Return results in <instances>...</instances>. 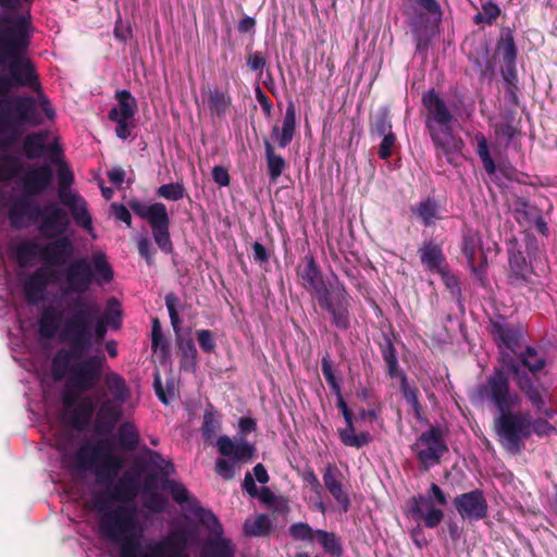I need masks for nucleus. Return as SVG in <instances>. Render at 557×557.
Wrapping results in <instances>:
<instances>
[{
	"instance_id": "1",
	"label": "nucleus",
	"mask_w": 557,
	"mask_h": 557,
	"mask_svg": "<svg viewBox=\"0 0 557 557\" xmlns=\"http://www.w3.org/2000/svg\"><path fill=\"white\" fill-rule=\"evenodd\" d=\"M65 312L60 337L70 347L58 349L52 357L51 375L57 382L66 379V383H98L107 364L104 354L84 356L92 347V323L98 305L86 297H73Z\"/></svg>"
},
{
	"instance_id": "2",
	"label": "nucleus",
	"mask_w": 557,
	"mask_h": 557,
	"mask_svg": "<svg viewBox=\"0 0 557 557\" xmlns=\"http://www.w3.org/2000/svg\"><path fill=\"white\" fill-rule=\"evenodd\" d=\"M106 490L92 497V508L99 515L100 535L119 545L120 557H186L169 539L149 546V554H144L141 530L138 528L137 509L133 504L116 505Z\"/></svg>"
},
{
	"instance_id": "3",
	"label": "nucleus",
	"mask_w": 557,
	"mask_h": 557,
	"mask_svg": "<svg viewBox=\"0 0 557 557\" xmlns=\"http://www.w3.org/2000/svg\"><path fill=\"white\" fill-rule=\"evenodd\" d=\"M113 278L114 271L107 255L96 251L90 259L76 258L62 270L38 268L24 281L23 292L29 304L42 300L49 284L59 285L63 296L84 297L94 284L103 286Z\"/></svg>"
},
{
	"instance_id": "4",
	"label": "nucleus",
	"mask_w": 557,
	"mask_h": 557,
	"mask_svg": "<svg viewBox=\"0 0 557 557\" xmlns=\"http://www.w3.org/2000/svg\"><path fill=\"white\" fill-rule=\"evenodd\" d=\"M34 27L32 26L14 40L0 44V67L5 72L14 89L41 90L37 67L29 57Z\"/></svg>"
},
{
	"instance_id": "5",
	"label": "nucleus",
	"mask_w": 557,
	"mask_h": 557,
	"mask_svg": "<svg viewBox=\"0 0 557 557\" xmlns=\"http://www.w3.org/2000/svg\"><path fill=\"white\" fill-rule=\"evenodd\" d=\"M488 331L499 350V368H496L487 383H508L510 376H517L520 371L516 355L523 342L525 330L520 323L499 318L490 322Z\"/></svg>"
},
{
	"instance_id": "6",
	"label": "nucleus",
	"mask_w": 557,
	"mask_h": 557,
	"mask_svg": "<svg viewBox=\"0 0 557 557\" xmlns=\"http://www.w3.org/2000/svg\"><path fill=\"white\" fill-rule=\"evenodd\" d=\"M422 103L432 117L426 122L432 143L451 162V156L460 153L463 147L462 139L453 133L455 117L434 89L422 95Z\"/></svg>"
},
{
	"instance_id": "7",
	"label": "nucleus",
	"mask_w": 557,
	"mask_h": 557,
	"mask_svg": "<svg viewBox=\"0 0 557 557\" xmlns=\"http://www.w3.org/2000/svg\"><path fill=\"white\" fill-rule=\"evenodd\" d=\"M44 124V117L38 109L36 99L32 96H16L0 102V148L12 146L22 135L20 126L38 127Z\"/></svg>"
},
{
	"instance_id": "8",
	"label": "nucleus",
	"mask_w": 557,
	"mask_h": 557,
	"mask_svg": "<svg viewBox=\"0 0 557 557\" xmlns=\"http://www.w3.org/2000/svg\"><path fill=\"white\" fill-rule=\"evenodd\" d=\"M97 385H64L63 419L76 431H86L97 408Z\"/></svg>"
},
{
	"instance_id": "9",
	"label": "nucleus",
	"mask_w": 557,
	"mask_h": 557,
	"mask_svg": "<svg viewBox=\"0 0 557 557\" xmlns=\"http://www.w3.org/2000/svg\"><path fill=\"white\" fill-rule=\"evenodd\" d=\"M127 385H97L96 397L98 410L94 430L99 435H109L123 416V404L128 391Z\"/></svg>"
},
{
	"instance_id": "10",
	"label": "nucleus",
	"mask_w": 557,
	"mask_h": 557,
	"mask_svg": "<svg viewBox=\"0 0 557 557\" xmlns=\"http://www.w3.org/2000/svg\"><path fill=\"white\" fill-rule=\"evenodd\" d=\"M494 431L502 447L518 455L524 441L531 436V416L522 412H506L494 418Z\"/></svg>"
},
{
	"instance_id": "11",
	"label": "nucleus",
	"mask_w": 557,
	"mask_h": 557,
	"mask_svg": "<svg viewBox=\"0 0 557 557\" xmlns=\"http://www.w3.org/2000/svg\"><path fill=\"white\" fill-rule=\"evenodd\" d=\"M401 12L407 17L408 25L411 28L416 42V52L426 54L431 39L425 33V14L441 20V4L437 0H404Z\"/></svg>"
},
{
	"instance_id": "12",
	"label": "nucleus",
	"mask_w": 557,
	"mask_h": 557,
	"mask_svg": "<svg viewBox=\"0 0 557 557\" xmlns=\"http://www.w3.org/2000/svg\"><path fill=\"white\" fill-rule=\"evenodd\" d=\"M58 178V198L60 203L69 209L76 225L90 232L92 230V218L87 202L79 194L72 190L74 174L63 161L60 162Z\"/></svg>"
},
{
	"instance_id": "13",
	"label": "nucleus",
	"mask_w": 557,
	"mask_h": 557,
	"mask_svg": "<svg viewBox=\"0 0 557 557\" xmlns=\"http://www.w3.org/2000/svg\"><path fill=\"white\" fill-rule=\"evenodd\" d=\"M129 209L140 219L148 222L153 239L161 251L169 253L173 250L170 236V218L163 202L145 205L138 199L128 202Z\"/></svg>"
},
{
	"instance_id": "14",
	"label": "nucleus",
	"mask_w": 557,
	"mask_h": 557,
	"mask_svg": "<svg viewBox=\"0 0 557 557\" xmlns=\"http://www.w3.org/2000/svg\"><path fill=\"white\" fill-rule=\"evenodd\" d=\"M412 450L423 470L438 465L442 457L448 451L443 429L431 425L429 430L418 436L412 445Z\"/></svg>"
},
{
	"instance_id": "15",
	"label": "nucleus",
	"mask_w": 557,
	"mask_h": 557,
	"mask_svg": "<svg viewBox=\"0 0 557 557\" xmlns=\"http://www.w3.org/2000/svg\"><path fill=\"white\" fill-rule=\"evenodd\" d=\"M434 503L445 506L447 505V497L437 484L432 483L428 492V496L419 494L411 497V517L414 520L422 519L424 525L429 529L436 528L444 518V511L440 508H435L433 506Z\"/></svg>"
},
{
	"instance_id": "16",
	"label": "nucleus",
	"mask_w": 557,
	"mask_h": 557,
	"mask_svg": "<svg viewBox=\"0 0 557 557\" xmlns=\"http://www.w3.org/2000/svg\"><path fill=\"white\" fill-rule=\"evenodd\" d=\"M350 300L351 297L343 284L332 287L315 301L319 307L329 313L331 323L341 331L350 327Z\"/></svg>"
},
{
	"instance_id": "17",
	"label": "nucleus",
	"mask_w": 557,
	"mask_h": 557,
	"mask_svg": "<svg viewBox=\"0 0 557 557\" xmlns=\"http://www.w3.org/2000/svg\"><path fill=\"white\" fill-rule=\"evenodd\" d=\"M70 226L71 220L65 208L53 201L44 206V211L37 223V230L44 238L67 236Z\"/></svg>"
},
{
	"instance_id": "18",
	"label": "nucleus",
	"mask_w": 557,
	"mask_h": 557,
	"mask_svg": "<svg viewBox=\"0 0 557 557\" xmlns=\"http://www.w3.org/2000/svg\"><path fill=\"white\" fill-rule=\"evenodd\" d=\"M296 275L300 280L301 286L315 300L331 289L326 286L323 273L311 252L301 258V261L296 267Z\"/></svg>"
},
{
	"instance_id": "19",
	"label": "nucleus",
	"mask_w": 557,
	"mask_h": 557,
	"mask_svg": "<svg viewBox=\"0 0 557 557\" xmlns=\"http://www.w3.org/2000/svg\"><path fill=\"white\" fill-rule=\"evenodd\" d=\"M508 273L507 283L513 288H522L531 284L533 268L527 262L523 252L519 249L516 239L511 240L507 248Z\"/></svg>"
},
{
	"instance_id": "20",
	"label": "nucleus",
	"mask_w": 557,
	"mask_h": 557,
	"mask_svg": "<svg viewBox=\"0 0 557 557\" xmlns=\"http://www.w3.org/2000/svg\"><path fill=\"white\" fill-rule=\"evenodd\" d=\"M75 246L71 237L51 238L40 248V261L49 267H67L74 261Z\"/></svg>"
},
{
	"instance_id": "21",
	"label": "nucleus",
	"mask_w": 557,
	"mask_h": 557,
	"mask_svg": "<svg viewBox=\"0 0 557 557\" xmlns=\"http://www.w3.org/2000/svg\"><path fill=\"white\" fill-rule=\"evenodd\" d=\"M482 236L480 232L465 227L462 230V238H461V251L467 258V262L475 275V277L480 281L482 286H485L487 283L486 276V257L483 256V262L481 264H476V255L482 249Z\"/></svg>"
},
{
	"instance_id": "22",
	"label": "nucleus",
	"mask_w": 557,
	"mask_h": 557,
	"mask_svg": "<svg viewBox=\"0 0 557 557\" xmlns=\"http://www.w3.org/2000/svg\"><path fill=\"white\" fill-rule=\"evenodd\" d=\"M34 196H28L23 193L10 206L8 218L10 225L14 230H21L26 226L25 220L38 223L44 206H39L34 199Z\"/></svg>"
},
{
	"instance_id": "23",
	"label": "nucleus",
	"mask_w": 557,
	"mask_h": 557,
	"mask_svg": "<svg viewBox=\"0 0 557 557\" xmlns=\"http://www.w3.org/2000/svg\"><path fill=\"white\" fill-rule=\"evenodd\" d=\"M453 504L462 519L481 520L487 516L488 505L482 490L473 491L457 495L453 499Z\"/></svg>"
},
{
	"instance_id": "24",
	"label": "nucleus",
	"mask_w": 557,
	"mask_h": 557,
	"mask_svg": "<svg viewBox=\"0 0 557 557\" xmlns=\"http://www.w3.org/2000/svg\"><path fill=\"white\" fill-rule=\"evenodd\" d=\"M53 181L52 168L47 164L29 165L21 177L23 193L28 196H41L49 190Z\"/></svg>"
},
{
	"instance_id": "25",
	"label": "nucleus",
	"mask_w": 557,
	"mask_h": 557,
	"mask_svg": "<svg viewBox=\"0 0 557 557\" xmlns=\"http://www.w3.org/2000/svg\"><path fill=\"white\" fill-rule=\"evenodd\" d=\"M480 394L498 411V414L512 412L520 405V396L510 385H481Z\"/></svg>"
},
{
	"instance_id": "26",
	"label": "nucleus",
	"mask_w": 557,
	"mask_h": 557,
	"mask_svg": "<svg viewBox=\"0 0 557 557\" xmlns=\"http://www.w3.org/2000/svg\"><path fill=\"white\" fill-rule=\"evenodd\" d=\"M203 515L201 520L212 524V532L216 534V537L209 539L207 542V555L209 557H233L234 549L231 541L222 537L223 528L216 516L211 510L201 509Z\"/></svg>"
},
{
	"instance_id": "27",
	"label": "nucleus",
	"mask_w": 557,
	"mask_h": 557,
	"mask_svg": "<svg viewBox=\"0 0 557 557\" xmlns=\"http://www.w3.org/2000/svg\"><path fill=\"white\" fill-rule=\"evenodd\" d=\"M418 255L425 270L446 275L447 261L440 243L434 239L424 240L418 248Z\"/></svg>"
},
{
	"instance_id": "28",
	"label": "nucleus",
	"mask_w": 557,
	"mask_h": 557,
	"mask_svg": "<svg viewBox=\"0 0 557 557\" xmlns=\"http://www.w3.org/2000/svg\"><path fill=\"white\" fill-rule=\"evenodd\" d=\"M48 132L39 131L27 134L22 141V153L28 160L40 159L50 151L52 154L61 153L60 147L54 144L49 146L47 144Z\"/></svg>"
},
{
	"instance_id": "29",
	"label": "nucleus",
	"mask_w": 557,
	"mask_h": 557,
	"mask_svg": "<svg viewBox=\"0 0 557 557\" xmlns=\"http://www.w3.org/2000/svg\"><path fill=\"white\" fill-rule=\"evenodd\" d=\"M342 473L334 463H329L323 471V484L336 500L343 512H347L351 502L342 483Z\"/></svg>"
},
{
	"instance_id": "30",
	"label": "nucleus",
	"mask_w": 557,
	"mask_h": 557,
	"mask_svg": "<svg viewBox=\"0 0 557 557\" xmlns=\"http://www.w3.org/2000/svg\"><path fill=\"white\" fill-rule=\"evenodd\" d=\"M32 26L29 14H0V44L16 39Z\"/></svg>"
},
{
	"instance_id": "31",
	"label": "nucleus",
	"mask_w": 557,
	"mask_h": 557,
	"mask_svg": "<svg viewBox=\"0 0 557 557\" xmlns=\"http://www.w3.org/2000/svg\"><path fill=\"white\" fill-rule=\"evenodd\" d=\"M522 392L530 400L532 406L541 414L547 418H553L556 414V410L552 407L557 404L555 397L547 391L545 385H521Z\"/></svg>"
},
{
	"instance_id": "32",
	"label": "nucleus",
	"mask_w": 557,
	"mask_h": 557,
	"mask_svg": "<svg viewBox=\"0 0 557 557\" xmlns=\"http://www.w3.org/2000/svg\"><path fill=\"white\" fill-rule=\"evenodd\" d=\"M295 133L296 108L293 102H289L286 107L282 127H280L277 124L272 126L271 139L275 141L280 148L284 149L292 143Z\"/></svg>"
},
{
	"instance_id": "33",
	"label": "nucleus",
	"mask_w": 557,
	"mask_h": 557,
	"mask_svg": "<svg viewBox=\"0 0 557 557\" xmlns=\"http://www.w3.org/2000/svg\"><path fill=\"white\" fill-rule=\"evenodd\" d=\"M123 467L122 460L114 456L110 448L94 468L96 481L99 484H111Z\"/></svg>"
},
{
	"instance_id": "34",
	"label": "nucleus",
	"mask_w": 557,
	"mask_h": 557,
	"mask_svg": "<svg viewBox=\"0 0 557 557\" xmlns=\"http://www.w3.org/2000/svg\"><path fill=\"white\" fill-rule=\"evenodd\" d=\"M139 492V480L127 473H124L113 488L109 491L110 497L121 503L120 505H128L133 503Z\"/></svg>"
},
{
	"instance_id": "35",
	"label": "nucleus",
	"mask_w": 557,
	"mask_h": 557,
	"mask_svg": "<svg viewBox=\"0 0 557 557\" xmlns=\"http://www.w3.org/2000/svg\"><path fill=\"white\" fill-rule=\"evenodd\" d=\"M108 448L107 441H100L96 444H83L76 451L77 467L83 470L94 469Z\"/></svg>"
},
{
	"instance_id": "36",
	"label": "nucleus",
	"mask_w": 557,
	"mask_h": 557,
	"mask_svg": "<svg viewBox=\"0 0 557 557\" xmlns=\"http://www.w3.org/2000/svg\"><path fill=\"white\" fill-rule=\"evenodd\" d=\"M216 445L222 456L233 457L235 461H248L255 453V447L251 444L247 442L235 444L227 435L220 436Z\"/></svg>"
},
{
	"instance_id": "37",
	"label": "nucleus",
	"mask_w": 557,
	"mask_h": 557,
	"mask_svg": "<svg viewBox=\"0 0 557 557\" xmlns=\"http://www.w3.org/2000/svg\"><path fill=\"white\" fill-rule=\"evenodd\" d=\"M380 351L389 377L392 380H400V383H406V376L399 368L395 345L389 336H383L380 343Z\"/></svg>"
},
{
	"instance_id": "38",
	"label": "nucleus",
	"mask_w": 557,
	"mask_h": 557,
	"mask_svg": "<svg viewBox=\"0 0 557 557\" xmlns=\"http://www.w3.org/2000/svg\"><path fill=\"white\" fill-rule=\"evenodd\" d=\"M115 99L117 100V107H113L109 111L108 119L134 120V115L137 110V102L131 91L126 89L116 90Z\"/></svg>"
},
{
	"instance_id": "39",
	"label": "nucleus",
	"mask_w": 557,
	"mask_h": 557,
	"mask_svg": "<svg viewBox=\"0 0 557 557\" xmlns=\"http://www.w3.org/2000/svg\"><path fill=\"white\" fill-rule=\"evenodd\" d=\"M62 322V312L54 307H47L42 310L38 330L41 337L51 339L55 336Z\"/></svg>"
},
{
	"instance_id": "40",
	"label": "nucleus",
	"mask_w": 557,
	"mask_h": 557,
	"mask_svg": "<svg viewBox=\"0 0 557 557\" xmlns=\"http://www.w3.org/2000/svg\"><path fill=\"white\" fill-rule=\"evenodd\" d=\"M519 366L527 368L532 374H536L544 370L547 364V354L543 348L527 346L524 351L517 359Z\"/></svg>"
},
{
	"instance_id": "41",
	"label": "nucleus",
	"mask_w": 557,
	"mask_h": 557,
	"mask_svg": "<svg viewBox=\"0 0 557 557\" xmlns=\"http://www.w3.org/2000/svg\"><path fill=\"white\" fill-rule=\"evenodd\" d=\"M263 144L268 175L272 182H276L288 166V163L281 154L275 152V148L270 139L264 138Z\"/></svg>"
},
{
	"instance_id": "42",
	"label": "nucleus",
	"mask_w": 557,
	"mask_h": 557,
	"mask_svg": "<svg viewBox=\"0 0 557 557\" xmlns=\"http://www.w3.org/2000/svg\"><path fill=\"white\" fill-rule=\"evenodd\" d=\"M412 213L417 215L423 225L430 226L435 220L442 219L441 215V205L433 197H426L421 200L411 209Z\"/></svg>"
},
{
	"instance_id": "43",
	"label": "nucleus",
	"mask_w": 557,
	"mask_h": 557,
	"mask_svg": "<svg viewBox=\"0 0 557 557\" xmlns=\"http://www.w3.org/2000/svg\"><path fill=\"white\" fill-rule=\"evenodd\" d=\"M540 212L541 209L532 206L524 197L517 196L512 202V214L520 226H530Z\"/></svg>"
},
{
	"instance_id": "44",
	"label": "nucleus",
	"mask_w": 557,
	"mask_h": 557,
	"mask_svg": "<svg viewBox=\"0 0 557 557\" xmlns=\"http://www.w3.org/2000/svg\"><path fill=\"white\" fill-rule=\"evenodd\" d=\"M165 465L163 468H161L160 470V474L163 476V480L161 482V488L163 491H168L171 493L172 495V498L178 503V504H183L185 502H187V498H188V491L187 488L174 481V480H170L169 479V475H170V472H169V469L173 468L172 463L170 461H164L163 459H161Z\"/></svg>"
},
{
	"instance_id": "45",
	"label": "nucleus",
	"mask_w": 557,
	"mask_h": 557,
	"mask_svg": "<svg viewBox=\"0 0 557 557\" xmlns=\"http://www.w3.org/2000/svg\"><path fill=\"white\" fill-rule=\"evenodd\" d=\"M232 106V97L227 91L215 88L209 92L208 107L212 116H225Z\"/></svg>"
},
{
	"instance_id": "46",
	"label": "nucleus",
	"mask_w": 557,
	"mask_h": 557,
	"mask_svg": "<svg viewBox=\"0 0 557 557\" xmlns=\"http://www.w3.org/2000/svg\"><path fill=\"white\" fill-rule=\"evenodd\" d=\"M117 443L121 449L125 451H133L139 444V433L132 422H124L117 429Z\"/></svg>"
},
{
	"instance_id": "47",
	"label": "nucleus",
	"mask_w": 557,
	"mask_h": 557,
	"mask_svg": "<svg viewBox=\"0 0 557 557\" xmlns=\"http://www.w3.org/2000/svg\"><path fill=\"white\" fill-rule=\"evenodd\" d=\"M355 432V424L338 430L339 438L345 446L359 449L368 446L372 442V436L369 432H360L359 434Z\"/></svg>"
},
{
	"instance_id": "48",
	"label": "nucleus",
	"mask_w": 557,
	"mask_h": 557,
	"mask_svg": "<svg viewBox=\"0 0 557 557\" xmlns=\"http://www.w3.org/2000/svg\"><path fill=\"white\" fill-rule=\"evenodd\" d=\"M476 144V153L483 164V169L488 175H493L496 172V164L490 153V147L485 135L481 132H476L473 136Z\"/></svg>"
},
{
	"instance_id": "49",
	"label": "nucleus",
	"mask_w": 557,
	"mask_h": 557,
	"mask_svg": "<svg viewBox=\"0 0 557 557\" xmlns=\"http://www.w3.org/2000/svg\"><path fill=\"white\" fill-rule=\"evenodd\" d=\"M497 52L502 55L505 63H513L517 61L518 49L511 30H507L496 45Z\"/></svg>"
},
{
	"instance_id": "50",
	"label": "nucleus",
	"mask_w": 557,
	"mask_h": 557,
	"mask_svg": "<svg viewBox=\"0 0 557 557\" xmlns=\"http://www.w3.org/2000/svg\"><path fill=\"white\" fill-rule=\"evenodd\" d=\"M371 135L382 136L392 133V121L389 109L382 107L377 110L375 115L370 120Z\"/></svg>"
},
{
	"instance_id": "51",
	"label": "nucleus",
	"mask_w": 557,
	"mask_h": 557,
	"mask_svg": "<svg viewBox=\"0 0 557 557\" xmlns=\"http://www.w3.org/2000/svg\"><path fill=\"white\" fill-rule=\"evenodd\" d=\"M151 349L153 352H159L163 358L166 357L170 352L169 341L163 334L162 326L158 318L152 319Z\"/></svg>"
},
{
	"instance_id": "52",
	"label": "nucleus",
	"mask_w": 557,
	"mask_h": 557,
	"mask_svg": "<svg viewBox=\"0 0 557 557\" xmlns=\"http://www.w3.org/2000/svg\"><path fill=\"white\" fill-rule=\"evenodd\" d=\"M315 540L321 544L326 554L339 557L343 554L342 544L333 532L315 530Z\"/></svg>"
},
{
	"instance_id": "53",
	"label": "nucleus",
	"mask_w": 557,
	"mask_h": 557,
	"mask_svg": "<svg viewBox=\"0 0 557 557\" xmlns=\"http://www.w3.org/2000/svg\"><path fill=\"white\" fill-rule=\"evenodd\" d=\"M21 170L20 160L11 154H0V182L7 183L13 180Z\"/></svg>"
},
{
	"instance_id": "54",
	"label": "nucleus",
	"mask_w": 557,
	"mask_h": 557,
	"mask_svg": "<svg viewBox=\"0 0 557 557\" xmlns=\"http://www.w3.org/2000/svg\"><path fill=\"white\" fill-rule=\"evenodd\" d=\"M502 11L497 3L490 0L482 4V11L473 16V22L476 25H493L499 17Z\"/></svg>"
},
{
	"instance_id": "55",
	"label": "nucleus",
	"mask_w": 557,
	"mask_h": 557,
	"mask_svg": "<svg viewBox=\"0 0 557 557\" xmlns=\"http://www.w3.org/2000/svg\"><path fill=\"white\" fill-rule=\"evenodd\" d=\"M42 245L35 240H25L16 248V259L21 267H25L32 259L38 257L40 259V248Z\"/></svg>"
},
{
	"instance_id": "56",
	"label": "nucleus",
	"mask_w": 557,
	"mask_h": 557,
	"mask_svg": "<svg viewBox=\"0 0 557 557\" xmlns=\"http://www.w3.org/2000/svg\"><path fill=\"white\" fill-rule=\"evenodd\" d=\"M288 531L294 541L312 543L317 537L315 530L306 522L293 523Z\"/></svg>"
},
{
	"instance_id": "57",
	"label": "nucleus",
	"mask_w": 557,
	"mask_h": 557,
	"mask_svg": "<svg viewBox=\"0 0 557 557\" xmlns=\"http://www.w3.org/2000/svg\"><path fill=\"white\" fill-rule=\"evenodd\" d=\"M157 196L170 201H178L185 196V187L182 183H170L161 185L157 191Z\"/></svg>"
},
{
	"instance_id": "58",
	"label": "nucleus",
	"mask_w": 557,
	"mask_h": 557,
	"mask_svg": "<svg viewBox=\"0 0 557 557\" xmlns=\"http://www.w3.org/2000/svg\"><path fill=\"white\" fill-rule=\"evenodd\" d=\"M197 343L202 352L211 355L215 352L216 341L214 334L210 330L201 329L197 330L196 333Z\"/></svg>"
},
{
	"instance_id": "59",
	"label": "nucleus",
	"mask_w": 557,
	"mask_h": 557,
	"mask_svg": "<svg viewBox=\"0 0 557 557\" xmlns=\"http://www.w3.org/2000/svg\"><path fill=\"white\" fill-rule=\"evenodd\" d=\"M244 530H245L246 534L251 535V536L265 535L270 531L269 519L267 516L260 515L251 523L246 521L244 524Z\"/></svg>"
},
{
	"instance_id": "60",
	"label": "nucleus",
	"mask_w": 557,
	"mask_h": 557,
	"mask_svg": "<svg viewBox=\"0 0 557 557\" xmlns=\"http://www.w3.org/2000/svg\"><path fill=\"white\" fill-rule=\"evenodd\" d=\"M220 430V420L211 411H206L203 414V421L201 426L202 437L206 441H211Z\"/></svg>"
},
{
	"instance_id": "61",
	"label": "nucleus",
	"mask_w": 557,
	"mask_h": 557,
	"mask_svg": "<svg viewBox=\"0 0 557 557\" xmlns=\"http://www.w3.org/2000/svg\"><path fill=\"white\" fill-rule=\"evenodd\" d=\"M180 304L178 297L174 293H169L165 296V306L169 312L170 321L173 330L178 333L181 330L182 320L180 318L177 306Z\"/></svg>"
},
{
	"instance_id": "62",
	"label": "nucleus",
	"mask_w": 557,
	"mask_h": 557,
	"mask_svg": "<svg viewBox=\"0 0 557 557\" xmlns=\"http://www.w3.org/2000/svg\"><path fill=\"white\" fill-rule=\"evenodd\" d=\"M177 346L182 352L183 360L190 366H195L198 359V351L193 339L180 337L177 339Z\"/></svg>"
},
{
	"instance_id": "63",
	"label": "nucleus",
	"mask_w": 557,
	"mask_h": 557,
	"mask_svg": "<svg viewBox=\"0 0 557 557\" xmlns=\"http://www.w3.org/2000/svg\"><path fill=\"white\" fill-rule=\"evenodd\" d=\"M401 389L404 398L412 407L416 418L422 420V407L419 403L417 385H401Z\"/></svg>"
},
{
	"instance_id": "64",
	"label": "nucleus",
	"mask_w": 557,
	"mask_h": 557,
	"mask_svg": "<svg viewBox=\"0 0 557 557\" xmlns=\"http://www.w3.org/2000/svg\"><path fill=\"white\" fill-rule=\"evenodd\" d=\"M120 304L115 298H111L108 301L103 319L113 329H120L122 325L121 311L119 310Z\"/></svg>"
}]
</instances>
